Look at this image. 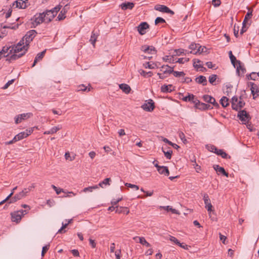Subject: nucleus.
Here are the masks:
<instances>
[{
  "label": "nucleus",
  "mask_w": 259,
  "mask_h": 259,
  "mask_svg": "<svg viewBox=\"0 0 259 259\" xmlns=\"http://www.w3.org/2000/svg\"><path fill=\"white\" fill-rule=\"evenodd\" d=\"M52 187L53 188V189L56 191V193L58 195L60 194L61 192H64L65 193L64 190L63 189L58 188L57 187H56L55 185H52Z\"/></svg>",
  "instance_id": "52"
},
{
  "label": "nucleus",
  "mask_w": 259,
  "mask_h": 259,
  "mask_svg": "<svg viewBox=\"0 0 259 259\" xmlns=\"http://www.w3.org/2000/svg\"><path fill=\"white\" fill-rule=\"evenodd\" d=\"M247 9L248 10V12L247 13V14H246L244 18L247 17V19L249 20V19H250L251 18V17L252 16L253 10L248 7H247Z\"/></svg>",
  "instance_id": "53"
},
{
  "label": "nucleus",
  "mask_w": 259,
  "mask_h": 259,
  "mask_svg": "<svg viewBox=\"0 0 259 259\" xmlns=\"http://www.w3.org/2000/svg\"><path fill=\"white\" fill-rule=\"evenodd\" d=\"M216 154L218 155L221 156L223 158H227L228 154L223 150L218 149V151L216 152Z\"/></svg>",
  "instance_id": "40"
},
{
  "label": "nucleus",
  "mask_w": 259,
  "mask_h": 259,
  "mask_svg": "<svg viewBox=\"0 0 259 259\" xmlns=\"http://www.w3.org/2000/svg\"><path fill=\"white\" fill-rule=\"evenodd\" d=\"M44 16L46 20V23H49L51 22L55 17L54 14H52V12L50 10H46L43 12Z\"/></svg>",
  "instance_id": "16"
},
{
  "label": "nucleus",
  "mask_w": 259,
  "mask_h": 259,
  "mask_svg": "<svg viewBox=\"0 0 259 259\" xmlns=\"http://www.w3.org/2000/svg\"><path fill=\"white\" fill-rule=\"evenodd\" d=\"M11 49V46L9 47L5 46L3 48V49L1 52H3L4 57H8L9 54H11L10 53V51Z\"/></svg>",
  "instance_id": "31"
},
{
  "label": "nucleus",
  "mask_w": 259,
  "mask_h": 259,
  "mask_svg": "<svg viewBox=\"0 0 259 259\" xmlns=\"http://www.w3.org/2000/svg\"><path fill=\"white\" fill-rule=\"evenodd\" d=\"M220 103L223 107H226L229 105V99L226 97H223L220 100Z\"/></svg>",
  "instance_id": "34"
},
{
  "label": "nucleus",
  "mask_w": 259,
  "mask_h": 259,
  "mask_svg": "<svg viewBox=\"0 0 259 259\" xmlns=\"http://www.w3.org/2000/svg\"><path fill=\"white\" fill-rule=\"evenodd\" d=\"M32 132V130H26L24 132H21L14 137L15 140H17L18 141L22 140L25 138H26L27 136H28L29 135H30Z\"/></svg>",
  "instance_id": "10"
},
{
  "label": "nucleus",
  "mask_w": 259,
  "mask_h": 259,
  "mask_svg": "<svg viewBox=\"0 0 259 259\" xmlns=\"http://www.w3.org/2000/svg\"><path fill=\"white\" fill-rule=\"evenodd\" d=\"M65 18V14L62 13V11L60 13L57 17V19L59 21L62 20Z\"/></svg>",
  "instance_id": "63"
},
{
  "label": "nucleus",
  "mask_w": 259,
  "mask_h": 259,
  "mask_svg": "<svg viewBox=\"0 0 259 259\" xmlns=\"http://www.w3.org/2000/svg\"><path fill=\"white\" fill-rule=\"evenodd\" d=\"M15 195L17 197L16 198H17V199L19 200L27 196V194L26 193V192L23 190L21 192L16 194Z\"/></svg>",
  "instance_id": "39"
},
{
  "label": "nucleus",
  "mask_w": 259,
  "mask_h": 259,
  "mask_svg": "<svg viewBox=\"0 0 259 259\" xmlns=\"http://www.w3.org/2000/svg\"><path fill=\"white\" fill-rule=\"evenodd\" d=\"M134 4L131 2L124 3L120 5V7L123 10L127 9L132 10L134 7Z\"/></svg>",
  "instance_id": "21"
},
{
  "label": "nucleus",
  "mask_w": 259,
  "mask_h": 259,
  "mask_svg": "<svg viewBox=\"0 0 259 259\" xmlns=\"http://www.w3.org/2000/svg\"><path fill=\"white\" fill-rule=\"evenodd\" d=\"M237 72L238 73L239 75H243L244 73L246 71L245 68L241 65V62L240 61H237Z\"/></svg>",
  "instance_id": "19"
},
{
  "label": "nucleus",
  "mask_w": 259,
  "mask_h": 259,
  "mask_svg": "<svg viewBox=\"0 0 259 259\" xmlns=\"http://www.w3.org/2000/svg\"><path fill=\"white\" fill-rule=\"evenodd\" d=\"M179 135L180 138L182 141V142L184 144H187L188 142H187V140L185 137V134H184V133L182 132H179Z\"/></svg>",
  "instance_id": "45"
},
{
  "label": "nucleus",
  "mask_w": 259,
  "mask_h": 259,
  "mask_svg": "<svg viewBox=\"0 0 259 259\" xmlns=\"http://www.w3.org/2000/svg\"><path fill=\"white\" fill-rule=\"evenodd\" d=\"M141 107L145 111L151 112L155 108L154 102L152 99H150L147 103L144 104Z\"/></svg>",
  "instance_id": "6"
},
{
  "label": "nucleus",
  "mask_w": 259,
  "mask_h": 259,
  "mask_svg": "<svg viewBox=\"0 0 259 259\" xmlns=\"http://www.w3.org/2000/svg\"><path fill=\"white\" fill-rule=\"evenodd\" d=\"M32 116V113H23L20 114L15 118V123L16 124L20 123L23 120L28 119Z\"/></svg>",
  "instance_id": "9"
},
{
  "label": "nucleus",
  "mask_w": 259,
  "mask_h": 259,
  "mask_svg": "<svg viewBox=\"0 0 259 259\" xmlns=\"http://www.w3.org/2000/svg\"><path fill=\"white\" fill-rule=\"evenodd\" d=\"M238 117L239 118V119L243 122V123L244 124H246V123L248 122L250 119L249 115L244 110H241L238 112Z\"/></svg>",
  "instance_id": "4"
},
{
  "label": "nucleus",
  "mask_w": 259,
  "mask_h": 259,
  "mask_svg": "<svg viewBox=\"0 0 259 259\" xmlns=\"http://www.w3.org/2000/svg\"><path fill=\"white\" fill-rule=\"evenodd\" d=\"M163 208L167 211H170L172 213L178 214V211L175 209L170 207L169 206H163Z\"/></svg>",
  "instance_id": "46"
},
{
  "label": "nucleus",
  "mask_w": 259,
  "mask_h": 259,
  "mask_svg": "<svg viewBox=\"0 0 259 259\" xmlns=\"http://www.w3.org/2000/svg\"><path fill=\"white\" fill-rule=\"evenodd\" d=\"M28 47L24 44V40L21 39L16 45L11 46L10 53L23 54L24 56L28 51Z\"/></svg>",
  "instance_id": "1"
},
{
  "label": "nucleus",
  "mask_w": 259,
  "mask_h": 259,
  "mask_svg": "<svg viewBox=\"0 0 259 259\" xmlns=\"http://www.w3.org/2000/svg\"><path fill=\"white\" fill-rule=\"evenodd\" d=\"M203 200L204 201V204L205 205V207L207 209V211L209 212L212 211V206L210 203V200L209 198V197L207 194H205L204 195Z\"/></svg>",
  "instance_id": "15"
},
{
  "label": "nucleus",
  "mask_w": 259,
  "mask_h": 259,
  "mask_svg": "<svg viewBox=\"0 0 259 259\" xmlns=\"http://www.w3.org/2000/svg\"><path fill=\"white\" fill-rule=\"evenodd\" d=\"M68 224L66 223V224H64V223H62V227L58 230L57 233H65L66 232L65 230H64V229H65L66 228H67V227L68 226Z\"/></svg>",
  "instance_id": "54"
},
{
  "label": "nucleus",
  "mask_w": 259,
  "mask_h": 259,
  "mask_svg": "<svg viewBox=\"0 0 259 259\" xmlns=\"http://www.w3.org/2000/svg\"><path fill=\"white\" fill-rule=\"evenodd\" d=\"M149 27L147 22H142L138 27V31L141 35H144L146 33V30Z\"/></svg>",
  "instance_id": "12"
},
{
  "label": "nucleus",
  "mask_w": 259,
  "mask_h": 259,
  "mask_svg": "<svg viewBox=\"0 0 259 259\" xmlns=\"http://www.w3.org/2000/svg\"><path fill=\"white\" fill-rule=\"evenodd\" d=\"M257 77V74H256L255 72H252L250 74L247 75V78L248 80L251 79L255 80Z\"/></svg>",
  "instance_id": "44"
},
{
  "label": "nucleus",
  "mask_w": 259,
  "mask_h": 259,
  "mask_svg": "<svg viewBox=\"0 0 259 259\" xmlns=\"http://www.w3.org/2000/svg\"><path fill=\"white\" fill-rule=\"evenodd\" d=\"M169 240L171 242H173L174 243H175L176 244H177L178 245L179 244H180V242H179V241L174 236H170L169 237Z\"/></svg>",
  "instance_id": "60"
},
{
  "label": "nucleus",
  "mask_w": 259,
  "mask_h": 259,
  "mask_svg": "<svg viewBox=\"0 0 259 259\" xmlns=\"http://www.w3.org/2000/svg\"><path fill=\"white\" fill-rule=\"evenodd\" d=\"M251 86L250 90L251 94L253 96V98L254 99L259 96V89L257 85L253 82H249Z\"/></svg>",
  "instance_id": "13"
},
{
  "label": "nucleus",
  "mask_w": 259,
  "mask_h": 259,
  "mask_svg": "<svg viewBox=\"0 0 259 259\" xmlns=\"http://www.w3.org/2000/svg\"><path fill=\"white\" fill-rule=\"evenodd\" d=\"M206 148L209 151L215 153V154L218 151L217 148L213 145H206Z\"/></svg>",
  "instance_id": "47"
},
{
  "label": "nucleus",
  "mask_w": 259,
  "mask_h": 259,
  "mask_svg": "<svg viewBox=\"0 0 259 259\" xmlns=\"http://www.w3.org/2000/svg\"><path fill=\"white\" fill-rule=\"evenodd\" d=\"M37 32L35 30H31L28 31L21 39L24 40V44L29 46V44L32 41L36 36Z\"/></svg>",
  "instance_id": "2"
},
{
  "label": "nucleus",
  "mask_w": 259,
  "mask_h": 259,
  "mask_svg": "<svg viewBox=\"0 0 259 259\" xmlns=\"http://www.w3.org/2000/svg\"><path fill=\"white\" fill-rule=\"evenodd\" d=\"M111 181L110 178H106L102 182H100L99 184V186H100L101 187H103V185H109V182Z\"/></svg>",
  "instance_id": "48"
},
{
  "label": "nucleus",
  "mask_w": 259,
  "mask_h": 259,
  "mask_svg": "<svg viewBox=\"0 0 259 259\" xmlns=\"http://www.w3.org/2000/svg\"><path fill=\"white\" fill-rule=\"evenodd\" d=\"M238 99L237 97H233L232 98V107L233 109L237 111V104L238 103Z\"/></svg>",
  "instance_id": "37"
},
{
  "label": "nucleus",
  "mask_w": 259,
  "mask_h": 259,
  "mask_svg": "<svg viewBox=\"0 0 259 259\" xmlns=\"http://www.w3.org/2000/svg\"><path fill=\"white\" fill-rule=\"evenodd\" d=\"M229 57L231 60L232 64L233 65V66L235 67V63H237V61L236 60V57L232 54V51H229Z\"/></svg>",
  "instance_id": "38"
},
{
  "label": "nucleus",
  "mask_w": 259,
  "mask_h": 259,
  "mask_svg": "<svg viewBox=\"0 0 259 259\" xmlns=\"http://www.w3.org/2000/svg\"><path fill=\"white\" fill-rule=\"evenodd\" d=\"M61 7L62 6L59 5L54 8L53 9L50 10V11H51L52 12V14H54V16L55 17L58 12L61 9Z\"/></svg>",
  "instance_id": "42"
},
{
  "label": "nucleus",
  "mask_w": 259,
  "mask_h": 259,
  "mask_svg": "<svg viewBox=\"0 0 259 259\" xmlns=\"http://www.w3.org/2000/svg\"><path fill=\"white\" fill-rule=\"evenodd\" d=\"M167 8V7L164 5H157L155 6V9L156 11L166 13Z\"/></svg>",
  "instance_id": "29"
},
{
  "label": "nucleus",
  "mask_w": 259,
  "mask_h": 259,
  "mask_svg": "<svg viewBox=\"0 0 259 259\" xmlns=\"http://www.w3.org/2000/svg\"><path fill=\"white\" fill-rule=\"evenodd\" d=\"M196 98L195 97V96L193 94H189L188 96L183 98V100L185 101H190L193 103V101L196 100Z\"/></svg>",
  "instance_id": "35"
},
{
  "label": "nucleus",
  "mask_w": 259,
  "mask_h": 259,
  "mask_svg": "<svg viewBox=\"0 0 259 259\" xmlns=\"http://www.w3.org/2000/svg\"><path fill=\"white\" fill-rule=\"evenodd\" d=\"M172 73H173L175 77H180L182 76H184L185 75V73L183 71L179 72L174 70V72H172Z\"/></svg>",
  "instance_id": "55"
},
{
  "label": "nucleus",
  "mask_w": 259,
  "mask_h": 259,
  "mask_svg": "<svg viewBox=\"0 0 259 259\" xmlns=\"http://www.w3.org/2000/svg\"><path fill=\"white\" fill-rule=\"evenodd\" d=\"M207 50V48L205 47H202L200 45L199 46V47L198 49L197 50V51L195 52H193V54H197V53H201L203 52H206Z\"/></svg>",
  "instance_id": "41"
},
{
  "label": "nucleus",
  "mask_w": 259,
  "mask_h": 259,
  "mask_svg": "<svg viewBox=\"0 0 259 259\" xmlns=\"http://www.w3.org/2000/svg\"><path fill=\"white\" fill-rule=\"evenodd\" d=\"M98 188L97 185L87 187L83 189V192H87L88 191L92 192L93 189H96Z\"/></svg>",
  "instance_id": "49"
},
{
  "label": "nucleus",
  "mask_w": 259,
  "mask_h": 259,
  "mask_svg": "<svg viewBox=\"0 0 259 259\" xmlns=\"http://www.w3.org/2000/svg\"><path fill=\"white\" fill-rule=\"evenodd\" d=\"M60 127L59 126H54L52 127L50 130L46 131L44 132V134H53L57 133L59 130H60Z\"/></svg>",
  "instance_id": "33"
},
{
  "label": "nucleus",
  "mask_w": 259,
  "mask_h": 259,
  "mask_svg": "<svg viewBox=\"0 0 259 259\" xmlns=\"http://www.w3.org/2000/svg\"><path fill=\"white\" fill-rule=\"evenodd\" d=\"M50 247V245H47L42 247V251H41V256H44L47 251L49 250Z\"/></svg>",
  "instance_id": "57"
},
{
  "label": "nucleus",
  "mask_w": 259,
  "mask_h": 259,
  "mask_svg": "<svg viewBox=\"0 0 259 259\" xmlns=\"http://www.w3.org/2000/svg\"><path fill=\"white\" fill-rule=\"evenodd\" d=\"M139 240V243L143 245H146L147 247H150L151 245L150 243H149L143 237H138L136 236L133 238V239L135 241L137 240V239Z\"/></svg>",
  "instance_id": "22"
},
{
  "label": "nucleus",
  "mask_w": 259,
  "mask_h": 259,
  "mask_svg": "<svg viewBox=\"0 0 259 259\" xmlns=\"http://www.w3.org/2000/svg\"><path fill=\"white\" fill-rule=\"evenodd\" d=\"M91 87L89 85V87L88 88L84 84H80L77 87V91H86L89 92L91 91Z\"/></svg>",
  "instance_id": "30"
},
{
  "label": "nucleus",
  "mask_w": 259,
  "mask_h": 259,
  "mask_svg": "<svg viewBox=\"0 0 259 259\" xmlns=\"http://www.w3.org/2000/svg\"><path fill=\"white\" fill-rule=\"evenodd\" d=\"M26 213H27V211L23 209L12 212L11 213L12 221L16 223L19 222L22 219V217Z\"/></svg>",
  "instance_id": "3"
},
{
  "label": "nucleus",
  "mask_w": 259,
  "mask_h": 259,
  "mask_svg": "<svg viewBox=\"0 0 259 259\" xmlns=\"http://www.w3.org/2000/svg\"><path fill=\"white\" fill-rule=\"evenodd\" d=\"M195 81L199 84H202L203 85L207 84V80L205 76L200 75L195 78Z\"/></svg>",
  "instance_id": "24"
},
{
  "label": "nucleus",
  "mask_w": 259,
  "mask_h": 259,
  "mask_svg": "<svg viewBox=\"0 0 259 259\" xmlns=\"http://www.w3.org/2000/svg\"><path fill=\"white\" fill-rule=\"evenodd\" d=\"M45 17L44 16L43 13H39L38 14H36L34 16V21L32 22V24L34 26L37 25L42 23L43 22H46V20L45 19Z\"/></svg>",
  "instance_id": "7"
},
{
  "label": "nucleus",
  "mask_w": 259,
  "mask_h": 259,
  "mask_svg": "<svg viewBox=\"0 0 259 259\" xmlns=\"http://www.w3.org/2000/svg\"><path fill=\"white\" fill-rule=\"evenodd\" d=\"M199 44H191L189 47V48L191 50V51L190 52V53L193 54V52H196L197 51V50L198 49L199 47Z\"/></svg>",
  "instance_id": "36"
},
{
  "label": "nucleus",
  "mask_w": 259,
  "mask_h": 259,
  "mask_svg": "<svg viewBox=\"0 0 259 259\" xmlns=\"http://www.w3.org/2000/svg\"><path fill=\"white\" fill-rule=\"evenodd\" d=\"M212 4L214 7H218L221 5L220 0H212Z\"/></svg>",
  "instance_id": "64"
},
{
  "label": "nucleus",
  "mask_w": 259,
  "mask_h": 259,
  "mask_svg": "<svg viewBox=\"0 0 259 259\" xmlns=\"http://www.w3.org/2000/svg\"><path fill=\"white\" fill-rule=\"evenodd\" d=\"M157 171L159 174H163L166 176H168L169 174L168 169L166 166H161L157 169Z\"/></svg>",
  "instance_id": "26"
},
{
  "label": "nucleus",
  "mask_w": 259,
  "mask_h": 259,
  "mask_svg": "<svg viewBox=\"0 0 259 259\" xmlns=\"http://www.w3.org/2000/svg\"><path fill=\"white\" fill-rule=\"evenodd\" d=\"M160 71L163 74H170L174 72L173 67H170L168 65H162L161 67Z\"/></svg>",
  "instance_id": "18"
},
{
  "label": "nucleus",
  "mask_w": 259,
  "mask_h": 259,
  "mask_svg": "<svg viewBox=\"0 0 259 259\" xmlns=\"http://www.w3.org/2000/svg\"><path fill=\"white\" fill-rule=\"evenodd\" d=\"M125 185L129 188H135L137 190H139V187L138 186L134 185V184H132L130 183H126L125 184Z\"/></svg>",
  "instance_id": "61"
},
{
  "label": "nucleus",
  "mask_w": 259,
  "mask_h": 259,
  "mask_svg": "<svg viewBox=\"0 0 259 259\" xmlns=\"http://www.w3.org/2000/svg\"><path fill=\"white\" fill-rule=\"evenodd\" d=\"M46 52V50H45L42 52L38 53L37 54L35 58V59L34 60V62L32 65V67H33L37 63L38 61H39L40 60H41L42 59L44 58L45 53Z\"/></svg>",
  "instance_id": "17"
},
{
  "label": "nucleus",
  "mask_w": 259,
  "mask_h": 259,
  "mask_svg": "<svg viewBox=\"0 0 259 259\" xmlns=\"http://www.w3.org/2000/svg\"><path fill=\"white\" fill-rule=\"evenodd\" d=\"M98 35L96 34L94 31L92 32V34L90 39V42L93 45L94 47L95 46V42L97 40Z\"/></svg>",
  "instance_id": "32"
},
{
  "label": "nucleus",
  "mask_w": 259,
  "mask_h": 259,
  "mask_svg": "<svg viewBox=\"0 0 259 259\" xmlns=\"http://www.w3.org/2000/svg\"><path fill=\"white\" fill-rule=\"evenodd\" d=\"M172 84L163 85L161 87V91L163 93L171 92L172 91Z\"/></svg>",
  "instance_id": "28"
},
{
  "label": "nucleus",
  "mask_w": 259,
  "mask_h": 259,
  "mask_svg": "<svg viewBox=\"0 0 259 259\" xmlns=\"http://www.w3.org/2000/svg\"><path fill=\"white\" fill-rule=\"evenodd\" d=\"M140 74L141 75H142L144 77H146L147 75H148V76H151L153 74L152 72L151 71L147 72L145 71L144 70H141Z\"/></svg>",
  "instance_id": "58"
},
{
  "label": "nucleus",
  "mask_w": 259,
  "mask_h": 259,
  "mask_svg": "<svg viewBox=\"0 0 259 259\" xmlns=\"http://www.w3.org/2000/svg\"><path fill=\"white\" fill-rule=\"evenodd\" d=\"M119 88L125 94L130 93L131 90V87L128 84L125 83L120 84Z\"/></svg>",
  "instance_id": "25"
},
{
  "label": "nucleus",
  "mask_w": 259,
  "mask_h": 259,
  "mask_svg": "<svg viewBox=\"0 0 259 259\" xmlns=\"http://www.w3.org/2000/svg\"><path fill=\"white\" fill-rule=\"evenodd\" d=\"M245 105V103L242 100V98H240V100L238 102L237 104V111L241 108H242Z\"/></svg>",
  "instance_id": "50"
},
{
  "label": "nucleus",
  "mask_w": 259,
  "mask_h": 259,
  "mask_svg": "<svg viewBox=\"0 0 259 259\" xmlns=\"http://www.w3.org/2000/svg\"><path fill=\"white\" fill-rule=\"evenodd\" d=\"M15 4H16V8H19L20 9H25L27 7L26 2L23 0L16 1L14 3L13 5H14Z\"/></svg>",
  "instance_id": "20"
},
{
  "label": "nucleus",
  "mask_w": 259,
  "mask_h": 259,
  "mask_svg": "<svg viewBox=\"0 0 259 259\" xmlns=\"http://www.w3.org/2000/svg\"><path fill=\"white\" fill-rule=\"evenodd\" d=\"M217 78V75L216 74H212L209 77V82L212 85H215L214 83Z\"/></svg>",
  "instance_id": "43"
},
{
  "label": "nucleus",
  "mask_w": 259,
  "mask_h": 259,
  "mask_svg": "<svg viewBox=\"0 0 259 259\" xmlns=\"http://www.w3.org/2000/svg\"><path fill=\"white\" fill-rule=\"evenodd\" d=\"M213 168L217 172H219L227 177H228V173L227 172L223 167H220L219 165H214Z\"/></svg>",
  "instance_id": "23"
},
{
  "label": "nucleus",
  "mask_w": 259,
  "mask_h": 259,
  "mask_svg": "<svg viewBox=\"0 0 259 259\" xmlns=\"http://www.w3.org/2000/svg\"><path fill=\"white\" fill-rule=\"evenodd\" d=\"M35 186L34 184H32L31 186H30L27 188H24L23 190L25 192H26V193L27 194L30 191L32 190V189H34L35 188Z\"/></svg>",
  "instance_id": "59"
},
{
  "label": "nucleus",
  "mask_w": 259,
  "mask_h": 259,
  "mask_svg": "<svg viewBox=\"0 0 259 259\" xmlns=\"http://www.w3.org/2000/svg\"><path fill=\"white\" fill-rule=\"evenodd\" d=\"M165 22V20L161 17H157L155 20V24L156 25H157L159 23H163Z\"/></svg>",
  "instance_id": "56"
},
{
  "label": "nucleus",
  "mask_w": 259,
  "mask_h": 259,
  "mask_svg": "<svg viewBox=\"0 0 259 259\" xmlns=\"http://www.w3.org/2000/svg\"><path fill=\"white\" fill-rule=\"evenodd\" d=\"M162 151L163 152L164 156L166 157L167 159H171V154L172 153V150H169L168 151L165 152L162 149Z\"/></svg>",
  "instance_id": "51"
},
{
  "label": "nucleus",
  "mask_w": 259,
  "mask_h": 259,
  "mask_svg": "<svg viewBox=\"0 0 259 259\" xmlns=\"http://www.w3.org/2000/svg\"><path fill=\"white\" fill-rule=\"evenodd\" d=\"M14 81V79H12L11 80L8 81L6 84L3 88V89H7L11 84H12Z\"/></svg>",
  "instance_id": "62"
},
{
  "label": "nucleus",
  "mask_w": 259,
  "mask_h": 259,
  "mask_svg": "<svg viewBox=\"0 0 259 259\" xmlns=\"http://www.w3.org/2000/svg\"><path fill=\"white\" fill-rule=\"evenodd\" d=\"M141 50L144 53L150 54H155L156 53L155 48L153 46L144 45L141 47Z\"/></svg>",
  "instance_id": "11"
},
{
  "label": "nucleus",
  "mask_w": 259,
  "mask_h": 259,
  "mask_svg": "<svg viewBox=\"0 0 259 259\" xmlns=\"http://www.w3.org/2000/svg\"><path fill=\"white\" fill-rule=\"evenodd\" d=\"M13 55H12L9 58L7 59V61H8L9 62H11V61L15 60L19 58L22 57L23 54H18V53H12Z\"/></svg>",
  "instance_id": "27"
},
{
  "label": "nucleus",
  "mask_w": 259,
  "mask_h": 259,
  "mask_svg": "<svg viewBox=\"0 0 259 259\" xmlns=\"http://www.w3.org/2000/svg\"><path fill=\"white\" fill-rule=\"evenodd\" d=\"M193 66L197 70H198L199 69V70L202 72H204L206 71V68L203 67V66L200 64L201 62H202L201 61H200L199 59H194L193 60Z\"/></svg>",
  "instance_id": "14"
},
{
  "label": "nucleus",
  "mask_w": 259,
  "mask_h": 259,
  "mask_svg": "<svg viewBox=\"0 0 259 259\" xmlns=\"http://www.w3.org/2000/svg\"><path fill=\"white\" fill-rule=\"evenodd\" d=\"M193 103L195 105V107L201 110H204L208 109H210V105L206 104L204 103L200 102L197 98L195 101H193Z\"/></svg>",
  "instance_id": "5"
},
{
  "label": "nucleus",
  "mask_w": 259,
  "mask_h": 259,
  "mask_svg": "<svg viewBox=\"0 0 259 259\" xmlns=\"http://www.w3.org/2000/svg\"><path fill=\"white\" fill-rule=\"evenodd\" d=\"M203 100L207 103L212 104L215 107H219V104L215 101V99L208 95H205L203 96Z\"/></svg>",
  "instance_id": "8"
}]
</instances>
